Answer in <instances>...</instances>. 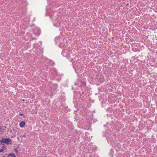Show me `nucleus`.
Returning <instances> with one entry per match:
<instances>
[{
    "label": "nucleus",
    "mask_w": 157,
    "mask_h": 157,
    "mask_svg": "<svg viewBox=\"0 0 157 157\" xmlns=\"http://www.w3.org/2000/svg\"><path fill=\"white\" fill-rule=\"evenodd\" d=\"M0 142L2 145H4L5 144H10L12 143L11 140L10 138H2L0 140Z\"/></svg>",
    "instance_id": "nucleus-1"
},
{
    "label": "nucleus",
    "mask_w": 157,
    "mask_h": 157,
    "mask_svg": "<svg viewBox=\"0 0 157 157\" xmlns=\"http://www.w3.org/2000/svg\"><path fill=\"white\" fill-rule=\"evenodd\" d=\"M25 124V122L24 121H22L20 123V124H19L20 127L21 128H22L24 126Z\"/></svg>",
    "instance_id": "nucleus-2"
},
{
    "label": "nucleus",
    "mask_w": 157,
    "mask_h": 157,
    "mask_svg": "<svg viewBox=\"0 0 157 157\" xmlns=\"http://www.w3.org/2000/svg\"><path fill=\"white\" fill-rule=\"evenodd\" d=\"M8 156H11L13 157H16L15 156L14 154L13 153H10L8 155Z\"/></svg>",
    "instance_id": "nucleus-3"
},
{
    "label": "nucleus",
    "mask_w": 157,
    "mask_h": 157,
    "mask_svg": "<svg viewBox=\"0 0 157 157\" xmlns=\"http://www.w3.org/2000/svg\"><path fill=\"white\" fill-rule=\"evenodd\" d=\"M0 130L1 132H4V130L1 128V127L0 128Z\"/></svg>",
    "instance_id": "nucleus-4"
},
{
    "label": "nucleus",
    "mask_w": 157,
    "mask_h": 157,
    "mask_svg": "<svg viewBox=\"0 0 157 157\" xmlns=\"http://www.w3.org/2000/svg\"><path fill=\"white\" fill-rule=\"evenodd\" d=\"M3 151V149H0V152H2Z\"/></svg>",
    "instance_id": "nucleus-5"
},
{
    "label": "nucleus",
    "mask_w": 157,
    "mask_h": 157,
    "mask_svg": "<svg viewBox=\"0 0 157 157\" xmlns=\"http://www.w3.org/2000/svg\"><path fill=\"white\" fill-rule=\"evenodd\" d=\"M15 151L17 153V150L16 148L15 149Z\"/></svg>",
    "instance_id": "nucleus-6"
},
{
    "label": "nucleus",
    "mask_w": 157,
    "mask_h": 157,
    "mask_svg": "<svg viewBox=\"0 0 157 157\" xmlns=\"http://www.w3.org/2000/svg\"><path fill=\"white\" fill-rule=\"evenodd\" d=\"M128 6V3H127L126 5V6Z\"/></svg>",
    "instance_id": "nucleus-7"
},
{
    "label": "nucleus",
    "mask_w": 157,
    "mask_h": 157,
    "mask_svg": "<svg viewBox=\"0 0 157 157\" xmlns=\"http://www.w3.org/2000/svg\"><path fill=\"white\" fill-rule=\"evenodd\" d=\"M2 148H3V149H4V148H5V147H4V146H2Z\"/></svg>",
    "instance_id": "nucleus-8"
},
{
    "label": "nucleus",
    "mask_w": 157,
    "mask_h": 157,
    "mask_svg": "<svg viewBox=\"0 0 157 157\" xmlns=\"http://www.w3.org/2000/svg\"><path fill=\"white\" fill-rule=\"evenodd\" d=\"M22 115H23L22 114H21V113L20 114V115H21V116H22Z\"/></svg>",
    "instance_id": "nucleus-9"
}]
</instances>
